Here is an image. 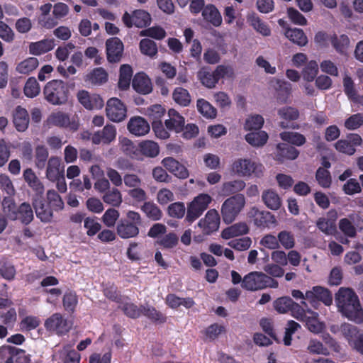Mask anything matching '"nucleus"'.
Returning a JSON list of instances; mask_svg holds the SVG:
<instances>
[{"label":"nucleus","mask_w":363,"mask_h":363,"mask_svg":"<svg viewBox=\"0 0 363 363\" xmlns=\"http://www.w3.org/2000/svg\"><path fill=\"white\" fill-rule=\"evenodd\" d=\"M337 311L357 324L363 323V308L354 291L351 288L341 287L335 296Z\"/></svg>","instance_id":"nucleus-1"},{"label":"nucleus","mask_w":363,"mask_h":363,"mask_svg":"<svg viewBox=\"0 0 363 363\" xmlns=\"http://www.w3.org/2000/svg\"><path fill=\"white\" fill-rule=\"evenodd\" d=\"M279 282L262 272L254 271L242 278V287L247 291H256L267 288L277 289Z\"/></svg>","instance_id":"nucleus-2"},{"label":"nucleus","mask_w":363,"mask_h":363,"mask_svg":"<svg viewBox=\"0 0 363 363\" xmlns=\"http://www.w3.org/2000/svg\"><path fill=\"white\" fill-rule=\"evenodd\" d=\"M231 172L234 175L240 177L260 178L264 174V167L250 158L240 157L233 162Z\"/></svg>","instance_id":"nucleus-3"},{"label":"nucleus","mask_w":363,"mask_h":363,"mask_svg":"<svg viewBox=\"0 0 363 363\" xmlns=\"http://www.w3.org/2000/svg\"><path fill=\"white\" fill-rule=\"evenodd\" d=\"M141 223L142 218L139 213L128 211L125 218L121 219L117 225V233L123 239L135 238L139 234Z\"/></svg>","instance_id":"nucleus-4"},{"label":"nucleus","mask_w":363,"mask_h":363,"mask_svg":"<svg viewBox=\"0 0 363 363\" xmlns=\"http://www.w3.org/2000/svg\"><path fill=\"white\" fill-rule=\"evenodd\" d=\"M43 94L49 103L52 105H62L68 100L69 90L63 81L54 79L47 83Z\"/></svg>","instance_id":"nucleus-5"},{"label":"nucleus","mask_w":363,"mask_h":363,"mask_svg":"<svg viewBox=\"0 0 363 363\" xmlns=\"http://www.w3.org/2000/svg\"><path fill=\"white\" fill-rule=\"evenodd\" d=\"M246 203L243 194H237L227 199L221 207V214L223 221L231 223L244 208Z\"/></svg>","instance_id":"nucleus-6"},{"label":"nucleus","mask_w":363,"mask_h":363,"mask_svg":"<svg viewBox=\"0 0 363 363\" xmlns=\"http://www.w3.org/2000/svg\"><path fill=\"white\" fill-rule=\"evenodd\" d=\"M306 301L309 302L312 307L318 308L320 302L329 306L333 303V296L331 292L326 288L316 286L306 292Z\"/></svg>","instance_id":"nucleus-7"},{"label":"nucleus","mask_w":363,"mask_h":363,"mask_svg":"<svg viewBox=\"0 0 363 363\" xmlns=\"http://www.w3.org/2000/svg\"><path fill=\"white\" fill-rule=\"evenodd\" d=\"M212 198L207 194H200L190 203L187 208L186 219L193 222L208 208Z\"/></svg>","instance_id":"nucleus-8"},{"label":"nucleus","mask_w":363,"mask_h":363,"mask_svg":"<svg viewBox=\"0 0 363 363\" xmlns=\"http://www.w3.org/2000/svg\"><path fill=\"white\" fill-rule=\"evenodd\" d=\"M44 326L48 331L62 335L69 332L72 324L62 314L56 313L45 320Z\"/></svg>","instance_id":"nucleus-9"},{"label":"nucleus","mask_w":363,"mask_h":363,"mask_svg":"<svg viewBox=\"0 0 363 363\" xmlns=\"http://www.w3.org/2000/svg\"><path fill=\"white\" fill-rule=\"evenodd\" d=\"M247 217L255 226L260 228H269L277 224V219L273 214L269 211H260L255 206L248 211Z\"/></svg>","instance_id":"nucleus-10"},{"label":"nucleus","mask_w":363,"mask_h":363,"mask_svg":"<svg viewBox=\"0 0 363 363\" xmlns=\"http://www.w3.org/2000/svg\"><path fill=\"white\" fill-rule=\"evenodd\" d=\"M8 211L4 207V211L8 217L12 220H20L24 224L30 223L33 219V211L30 205L28 203H21L17 210L14 204L11 203L8 206Z\"/></svg>","instance_id":"nucleus-11"},{"label":"nucleus","mask_w":363,"mask_h":363,"mask_svg":"<svg viewBox=\"0 0 363 363\" xmlns=\"http://www.w3.org/2000/svg\"><path fill=\"white\" fill-rule=\"evenodd\" d=\"M106 116L113 122H121L125 117L127 108L125 105L118 98H111L106 102Z\"/></svg>","instance_id":"nucleus-12"},{"label":"nucleus","mask_w":363,"mask_h":363,"mask_svg":"<svg viewBox=\"0 0 363 363\" xmlns=\"http://www.w3.org/2000/svg\"><path fill=\"white\" fill-rule=\"evenodd\" d=\"M274 307L279 313H286L290 311L295 318H301L303 313V308L287 296L277 298L274 302Z\"/></svg>","instance_id":"nucleus-13"},{"label":"nucleus","mask_w":363,"mask_h":363,"mask_svg":"<svg viewBox=\"0 0 363 363\" xmlns=\"http://www.w3.org/2000/svg\"><path fill=\"white\" fill-rule=\"evenodd\" d=\"M151 21L149 13L144 10H136L132 15L125 12L123 16V21L128 27L135 26L138 28H143L150 24Z\"/></svg>","instance_id":"nucleus-14"},{"label":"nucleus","mask_w":363,"mask_h":363,"mask_svg":"<svg viewBox=\"0 0 363 363\" xmlns=\"http://www.w3.org/2000/svg\"><path fill=\"white\" fill-rule=\"evenodd\" d=\"M301 318L297 320L304 322L307 328L312 333L318 334L325 328V324L318 319V313L311 309H304Z\"/></svg>","instance_id":"nucleus-15"},{"label":"nucleus","mask_w":363,"mask_h":363,"mask_svg":"<svg viewBox=\"0 0 363 363\" xmlns=\"http://www.w3.org/2000/svg\"><path fill=\"white\" fill-rule=\"evenodd\" d=\"M77 99L79 103L88 110H98L104 106V101L99 95L90 94L86 90L79 91L77 93Z\"/></svg>","instance_id":"nucleus-16"},{"label":"nucleus","mask_w":363,"mask_h":363,"mask_svg":"<svg viewBox=\"0 0 363 363\" xmlns=\"http://www.w3.org/2000/svg\"><path fill=\"white\" fill-rule=\"evenodd\" d=\"M116 138V128L108 124L103 129L94 132L91 135V142L94 145H108Z\"/></svg>","instance_id":"nucleus-17"},{"label":"nucleus","mask_w":363,"mask_h":363,"mask_svg":"<svg viewBox=\"0 0 363 363\" xmlns=\"http://www.w3.org/2000/svg\"><path fill=\"white\" fill-rule=\"evenodd\" d=\"M107 59L111 62H116L121 60L123 51V45L118 38H111L106 43Z\"/></svg>","instance_id":"nucleus-18"},{"label":"nucleus","mask_w":363,"mask_h":363,"mask_svg":"<svg viewBox=\"0 0 363 363\" xmlns=\"http://www.w3.org/2000/svg\"><path fill=\"white\" fill-rule=\"evenodd\" d=\"M220 216L216 210L208 211L203 219H201L199 225L203 228L206 234L216 231L219 228Z\"/></svg>","instance_id":"nucleus-19"},{"label":"nucleus","mask_w":363,"mask_h":363,"mask_svg":"<svg viewBox=\"0 0 363 363\" xmlns=\"http://www.w3.org/2000/svg\"><path fill=\"white\" fill-rule=\"evenodd\" d=\"M337 218L335 211H330L325 217L320 218L316 225L318 228L326 235H333L336 231L335 221Z\"/></svg>","instance_id":"nucleus-20"},{"label":"nucleus","mask_w":363,"mask_h":363,"mask_svg":"<svg viewBox=\"0 0 363 363\" xmlns=\"http://www.w3.org/2000/svg\"><path fill=\"white\" fill-rule=\"evenodd\" d=\"M162 164L166 169L179 179H186L189 177V171L186 167L172 157L164 158L162 160Z\"/></svg>","instance_id":"nucleus-21"},{"label":"nucleus","mask_w":363,"mask_h":363,"mask_svg":"<svg viewBox=\"0 0 363 363\" xmlns=\"http://www.w3.org/2000/svg\"><path fill=\"white\" fill-rule=\"evenodd\" d=\"M184 118L175 109L171 108L168 111V118L165 120V127L169 130H173L176 133L182 131L184 126Z\"/></svg>","instance_id":"nucleus-22"},{"label":"nucleus","mask_w":363,"mask_h":363,"mask_svg":"<svg viewBox=\"0 0 363 363\" xmlns=\"http://www.w3.org/2000/svg\"><path fill=\"white\" fill-rule=\"evenodd\" d=\"M128 130L135 136H143L150 131L149 123L140 116H135L130 119Z\"/></svg>","instance_id":"nucleus-23"},{"label":"nucleus","mask_w":363,"mask_h":363,"mask_svg":"<svg viewBox=\"0 0 363 363\" xmlns=\"http://www.w3.org/2000/svg\"><path fill=\"white\" fill-rule=\"evenodd\" d=\"M13 123L18 131L24 132L29 124V115L27 110L21 106H17L13 111Z\"/></svg>","instance_id":"nucleus-24"},{"label":"nucleus","mask_w":363,"mask_h":363,"mask_svg":"<svg viewBox=\"0 0 363 363\" xmlns=\"http://www.w3.org/2000/svg\"><path fill=\"white\" fill-rule=\"evenodd\" d=\"M40 197L41 196H35L33 199V206L35 208L36 216L42 222H50L53 216V210L49 206H45V203L40 199Z\"/></svg>","instance_id":"nucleus-25"},{"label":"nucleus","mask_w":363,"mask_h":363,"mask_svg":"<svg viewBox=\"0 0 363 363\" xmlns=\"http://www.w3.org/2000/svg\"><path fill=\"white\" fill-rule=\"evenodd\" d=\"M132 85L137 92L143 94H147L152 90L150 79L144 73L136 74L133 79Z\"/></svg>","instance_id":"nucleus-26"},{"label":"nucleus","mask_w":363,"mask_h":363,"mask_svg":"<svg viewBox=\"0 0 363 363\" xmlns=\"http://www.w3.org/2000/svg\"><path fill=\"white\" fill-rule=\"evenodd\" d=\"M4 351L10 354L5 363H31L30 356L22 350L9 346L0 349V352Z\"/></svg>","instance_id":"nucleus-27"},{"label":"nucleus","mask_w":363,"mask_h":363,"mask_svg":"<svg viewBox=\"0 0 363 363\" xmlns=\"http://www.w3.org/2000/svg\"><path fill=\"white\" fill-rule=\"evenodd\" d=\"M64 174L63 167H61V160L57 157H51L48 162L46 177L54 182Z\"/></svg>","instance_id":"nucleus-28"},{"label":"nucleus","mask_w":363,"mask_h":363,"mask_svg":"<svg viewBox=\"0 0 363 363\" xmlns=\"http://www.w3.org/2000/svg\"><path fill=\"white\" fill-rule=\"evenodd\" d=\"M249 232V227L245 222H239L225 228L221 236L223 239L228 240L235 237L245 235Z\"/></svg>","instance_id":"nucleus-29"},{"label":"nucleus","mask_w":363,"mask_h":363,"mask_svg":"<svg viewBox=\"0 0 363 363\" xmlns=\"http://www.w3.org/2000/svg\"><path fill=\"white\" fill-rule=\"evenodd\" d=\"M197 77L201 83L208 89L214 88L218 82L216 70L211 72L207 67H201L197 73Z\"/></svg>","instance_id":"nucleus-30"},{"label":"nucleus","mask_w":363,"mask_h":363,"mask_svg":"<svg viewBox=\"0 0 363 363\" xmlns=\"http://www.w3.org/2000/svg\"><path fill=\"white\" fill-rule=\"evenodd\" d=\"M23 176L28 186L36 192V196H41L44 192V186L35 172L31 169L28 168L23 172Z\"/></svg>","instance_id":"nucleus-31"},{"label":"nucleus","mask_w":363,"mask_h":363,"mask_svg":"<svg viewBox=\"0 0 363 363\" xmlns=\"http://www.w3.org/2000/svg\"><path fill=\"white\" fill-rule=\"evenodd\" d=\"M262 199L265 206L271 210H278L281 206V199L279 195L272 189L263 191Z\"/></svg>","instance_id":"nucleus-32"},{"label":"nucleus","mask_w":363,"mask_h":363,"mask_svg":"<svg viewBox=\"0 0 363 363\" xmlns=\"http://www.w3.org/2000/svg\"><path fill=\"white\" fill-rule=\"evenodd\" d=\"M278 115L281 119L286 121H281L279 125L282 128H290L288 122L296 120L299 116L298 111L291 106H285L278 110Z\"/></svg>","instance_id":"nucleus-33"},{"label":"nucleus","mask_w":363,"mask_h":363,"mask_svg":"<svg viewBox=\"0 0 363 363\" xmlns=\"http://www.w3.org/2000/svg\"><path fill=\"white\" fill-rule=\"evenodd\" d=\"M72 347V345H65L59 354L55 353L53 354V358H57L59 356V358L62 359L64 363H79L80 355Z\"/></svg>","instance_id":"nucleus-34"},{"label":"nucleus","mask_w":363,"mask_h":363,"mask_svg":"<svg viewBox=\"0 0 363 363\" xmlns=\"http://www.w3.org/2000/svg\"><path fill=\"white\" fill-rule=\"evenodd\" d=\"M202 16L204 20L214 26H219L222 23V16L217 8L213 4H208L205 6L202 11Z\"/></svg>","instance_id":"nucleus-35"},{"label":"nucleus","mask_w":363,"mask_h":363,"mask_svg":"<svg viewBox=\"0 0 363 363\" xmlns=\"http://www.w3.org/2000/svg\"><path fill=\"white\" fill-rule=\"evenodd\" d=\"M55 47V42L52 39H45L29 45V52L34 55H40L52 50Z\"/></svg>","instance_id":"nucleus-36"},{"label":"nucleus","mask_w":363,"mask_h":363,"mask_svg":"<svg viewBox=\"0 0 363 363\" xmlns=\"http://www.w3.org/2000/svg\"><path fill=\"white\" fill-rule=\"evenodd\" d=\"M284 35L290 41L298 46H305L308 43L307 36L301 29L287 28Z\"/></svg>","instance_id":"nucleus-37"},{"label":"nucleus","mask_w":363,"mask_h":363,"mask_svg":"<svg viewBox=\"0 0 363 363\" xmlns=\"http://www.w3.org/2000/svg\"><path fill=\"white\" fill-rule=\"evenodd\" d=\"M165 303L172 308H177L180 306L186 308H190L194 305V301L191 298H181L175 294H168L165 298Z\"/></svg>","instance_id":"nucleus-38"},{"label":"nucleus","mask_w":363,"mask_h":363,"mask_svg":"<svg viewBox=\"0 0 363 363\" xmlns=\"http://www.w3.org/2000/svg\"><path fill=\"white\" fill-rule=\"evenodd\" d=\"M246 186L242 179H235L224 182L221 187V193L224 196H229L242 191Z\"/></svg>","instance_id":"nucleus-39"},{"label":"nucleus","mask_w":363,"mask_h":363,"mask_svg":"<svg viewBox=\"0 0 363 363\" xmlns=\"http://www.w3.org/2000/svg\"><path fill=\"white\" fill-rule=\"evenodd\" d=\"M138 150L147 157H155L160 152L158 144L152 140L142 141L140 143Z\"/></svg>","instance_id":"nucleus-40"},{"label":"nucleus","mask_w":363,"mask_h":363,"mask_svg":"<svg viewBox=\"0 0 363 363\" xmlns=\"http://www.w3.org/2000/svg\"><path fill=\"white\" fill-rule=\"evenodd\" d=\"M108 79V74L104 69L99 67L94 69L86 76L85 81L94 85H100Z\"/></svg>","instance_id":"nucleus-41"},{"label":"nucleus","mask_w":363,"mask_h":363,"mask_svg":"<svg viewBox=\"0 0 363 363\" xmlns=\"http://www.w3.org/2000/svg\"><path fill=\"white\" fill-rule=\"evenodd\" d=\"M132 76V67L128 65H123L120 68L118 88L121 90H126L128 89Z\"/></svg>","instance_id":"nucleus-42"},{"label":"nucleus","mask_w":363,"mask_h":363,"mask_svg":"<svg viewBox=\"0 0 363 363\" xmlns=\"http://www.w3.org/2000/svg\"><path fill=\"white\" fill-rule=\"evenodd\" d=\"M38 60L36 57H30L20 62L17 65L16 70L20 74H29L38 67Z\"/></svg>","instance_id":"nucleus-43"},{"label":"nucleus","mask_w":363,"mask_h":363,"mask_svg":"<svg viewBox=\"0 0 363 363\" xmlns=\"http://www.w3.org/2000/svg\"><path fill=\"white\" fill-rule=\"evenodd\" d=\"M246 141L254 147L263 146L268 140V135L265 131L251 132L245 135Z\"/></svg>","instance_id":"nucleus-44"},{"label":"nucleus","mask_w":363,"mask_h":363,"mask_svg":"<svg viewBox=\"0 0 363 363\" xmlns=\"http://www.w3.org/2000/svg\"><path fill=\"white\" fill-rule=\"evenodd\" d=\"M51 9V4H45L42 5L40 8V15L38 18L39 23L47 28H51L56 25V22L52 18L48 17Z\"/></svg>","instance_id":"nucleus-45"},{"label":"nucleus","mask_w":363,"mask_h":363,"mask_svg":"<svg viewBox=\"0 0 363 363\" xmlns=\"http://www.w3.org/2000/svg\"><path fill=\"white\" fill-rule=\"evenodd\" d=\"M103 201L112 206L118 207L122 201V194L116 188H112L104 194L102 196Z\"/></svg>","instance_id":"nucleus-46"},{"label":"nucleus","mask_w":363,"mask_h":363,"mask_svg":"<svg viewBox=\"0 0 363 363\" xmlns=\"http://www.w3.org/2000/svg\"><path fill=\"white\" fill-rule=\"evenodd\" d=\"M69 123V118L68 116L60 111L52 113L46 120V123L48 126L64 127L67 125Z\"/></svg>","instance_id":"nucleus-47"},{"label":"nucleus","mask_w":363,"mask_h":363,"mask_svg":"<svg viewBox=\"0 0 363 363\" xmlns=\"http://www.w3.org/2000/svg\"><path fill=\"white\" fill-rule=\"evenodd\" d=\"M196 106L199 112L206 118H214L216 116V109L206 100L199 99L197 100Z\"/></svg>","instance_id":"nucleus-48"},{"label":"nucleus","mask_w":363,"mask_h":363,"mask_svg":"<svg viewBox=\"0 0 363 363\" xmlns=\"http://www.w3.org/2000/svg\"><path fill=\"white\" fill-rule=\"evenodd\" d=\"M264 122L261 115H250L245 120L244 129L247 131H260L259 129L263 126Z\"/></svg>","instance_id":"nucleus-49"},{"label":"nucleus","mask_w":363,"mask_h":363,"mask_svg":"<svg viewBox=\"0 0 363 363\" xmlns=\"http://www.w3.org/2000/svg\"><path fill=\"white\" fill-rule=\"evenodd\" d=\"M303 79L307 82H311L317 77L318 74V65L315 60H311L308 62L303 69L302 72Z\"/></svg>","instance_id":"nucleus-50"},{"label":"nucleus","mask_w":363,"mask_h":363,"mask_svg":"<svg viewBox=\"0 0 363 363\" xmlns=\"http://www.w3.org/2000/svg\"><path fill=\"white\" fill-rule=\"evenodd\" d=\"M172 98L175 103L182 106H187L191 102V96L189 91L182 87L174 89L172 93Z\"/></svg>","instance_id":"nucleus-51"},{"label":"nucleus","mask_w":363,"mask_h":363,"mask_svg":"<svg viewBox=\"0 0 363 363\" xmlns=\"http://www.w3.org/2000/svg\"><path fill=\"white\" fill-rule=\"evenodd\" d=\"M280 138L285 142L296 146L303 145L306 143V138L297 132L284 131L280 133Z\"/></svg>","instance_id":"nucleus-52"},{"label":"nucleus","mask_w":363,"mask_h":363,"mask_svg":"<svg viewBox=\"0 0 363 363\" xmlns=\"http://www.w3.org/2000/svg\"><path fill=\"white\" fill-rule=\"evenodd\" d=\"M341 335L347 340L349 345L352 347V343L356 340L358 337V329L357 327L347 323H344L341 324Z\"/></svg>","instance_id":"nucleus-53"},{"label":"nucleus","mask_w":363,"mask_h":363,"mask_svg":"<svg viewBox=\"0 0 363 363\" xmlns=\"http://www.w3.org/2000/svg\"><path fill=\"white\" fill-rule=\"evenodd\" d=\"M48 206L53 211H60L64 208V202L55 190H48L46 194Z\"/></svg>","instance_id":"nucleus-54"},{"label":"nucleus","mask_w":363,"mask_h":363,"mask_svg":"<svg viewBox=\"0 0 363 363\" xmlns=\"http://www.w3.org/2000/svg\"><path fill=\"white\" fill-rule=\"evenodd\" d=\"M307 352L311 354L328 355L329 350L317 339H311L308 343Z\"/></svg>","instance_id":"nucleus-55"},{"label":"nucleus","mask_w":363,"mask_h":363,"mask_svg":"<svg viewBox=\"0 0 363 363\" xmlns=\"http://www.w3.org/2000/svg\"><path fill=\"white\" fill-rule=\"evenodd\" d=\"M119 145L126 155L132 158H138V150L130 139L125 137L119 138Z\"/></svg>","instance_id":"nucleus-56"},{"label":"nucleus","mask_w":363,"mask_h":363,"mask_svg":"<svg viewBox=\"0 0 363 363\" xmlns=\"http://www.w3.org/2000/svg\"><path fill=\"white\" fill-rule=\"evenodd\" d=\"M141 209L146 216L152 220H160L162 215L159 207L152 202H145Z\"/></svg>","instance_id":"nucleus-57"},{"label":"nucleus","mask_w":363,"mask_h":363,"mask_svg":"<svg viewBox=\"0 0 363 363\" xmlns=\"http://www.w3.org/2000/svg\"><path fill=\"white\" fill-rule=\"evenodd\" d=\"M278 240L279 246L281 245L286 250L292 249L295 246V238L290 231H280L278 233Z\"/></svg>","instance_id":"nucleus-58"},{"label":"nucleus","mask_w":363,"mask_h":363,"mask_svg":"<svg viewBox=\"0 0 363 363\" xmlns=\"http://www.w3.org/2000/svg\"><path fill=\"white\" fill-rule=\"evenodd\" d=\"M332 44L337 52L345 53L350 46V39L345 35L334 36L331 40Z\"/></svg>","instance_id":"nucleus-59"},{"label":"nucleus","mask_w":363,"mask_h":363,"mask_svg":"<svg viewBox=\"0 0 363 363\" xmlns=\"http://www.w3.org/2000/svg\"><path fill=\"white\" fill-rule=\"evenodd\" d=\"M178 236L173 232L169 233L160 238L157 243L165 249H172L178 244Z\"/></svg>","instance_id":"nucleus-60"},{"label":"nucleus","mask_w":363,"mask_h":363,"mask_svg":"<svg viewBox=\"0 0 363 363\" xmlns=\"http://www.w3.org/2000/svg\"><path fill=\"white\" fill-rule=\"evenodd\" d=\"M40 88L36 79L30 77L24 86V94L27 97L33 98L39 94Z\"/></svg>","instance_id":"nucleus-61"},{"label":"nucleus","mask_w":363,"mask_h":363,"mask_svg":"<svg viewBox=\"0 0 363 363\" xmlns=\"http://www.w3.org/2000/svg\"><path fill=\"white\" fill-rule=\"evenodd\" d=\"M277 150L279 156L289 160L296 159L299 154V152L295 147L286 143L279 144Z\"/></svg>","instance_id":"nucleus-62"},{"label":"nucleus","mask_w":363,"mask_h":363,"mask_svg":"<svg viewBox=\"0 0 363 363\" xmlns=\"http://www.w3.org/2000/svg\"><path fill=\"white\" fill-rule=\"evenodd\" d=\"M35 164L38 168H43L48 157V149L43 145L35 147Z\"/></svg>","instance_id":"nucleus-63"},{"label":"nucleus","mask_w":363,"mask_h":363,"mask_svg":"<svg viewBox=\"0 0 363 363\" xmlns=\"http://www.w3.org/2000/svg\"><path fill=\"white\" fill-rule=\"evenodd\" d=\"M250 24L257 32L259 33L263 36L270 35V28L265 22L261 21L259 18L255 16L251 17Z\"/></svg>","instance_id":"nucleus-64"}]
</instances>
